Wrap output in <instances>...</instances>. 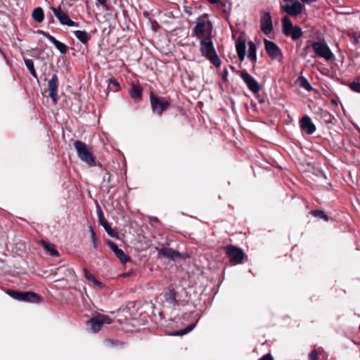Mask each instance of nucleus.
Returning <instances> with one entry per match:
<instances>
[{
	"instance_id": "1",
	"label": "nucleus",
	"mask_w": 360,
	"mask_h": 360,
	"mask_svg": "<svg viewBox=\"0 0 360 360\" xmlns=\"http://www.w3.org/2000/svg\"><path fill=\"white\" fill-rule=\"evenodd\" d=\"M200 51L202 56L206 58L216 67H219L221 60L214 49L211 36H207L200 40Z\"/></svg>"
},
{
	"instance_id": "2",
	"label": "nucleus",
	"mask_w": 360,
	"mask_h": 360,
	"mask_svg": "<svg viewBox=\"0 0 360 360\" xmlns=\"http://www.w3.org/2000/svg\"><path fill=\"white\" fill-rule=\"evenodd\" d=\"M74 147L77 151L79 159L90 167H93L96 164V157L91 151L89 146L82 141H75Z\"/></svg>"
},
{
	"instance_id": "3",
	"label": "nucleus",
	"mask_w": 360,
	"mask_h": 360,
	"mask_svg": "<svg viewBox=\"0 0 360 360\" xmlns=\"http://www.w3.org/2000/svg\"><path fill=\"white\" fill-rule=\"evenodd\" d=\"M281 26L283 34L290 37L294 41L299 39L303 34L302 29L297 25H293L288 15L283 17L281 19Z\"/></svg>"
},
{
	"instance_id": "4",
	"label": "nucleus",
	"mask_w": 360,
	"mask_h": 360,
	"mask_svg": "<svg viewBox=\"0 0 360 360\" xmlns=\"http://www.w3.org/2000/svg\"><path fill=\"white\" fill-rule=\"evenodd\" d=\"M281 8L288 15L296 17L303 12L304 6L298 0H283L281 4Z\"/></svg>"
},
{
	"instance_id": "5",
	"label": "nucleus",
	"mask_w": 360,
	"mask_h": 360,
	"mask_svg": "<svg viewBox=\"0 0 360 360\" xmlns=\"http://www.w3.org/2000/svg\"><path fill=\"white\" fill-rule=\"evenodd\" d=\"M312 49L314 53L319 58L326 60L332 59L334 56L329 46L324 43L316 41L312 44Z\"/></svg>"
},
{
	"instance_id": "6",
	"label": "nucleus",
	"mask_w": 360,
	"mask_h": 360,
	"mask_svg": "<svg viewBox=\"0 0 360 360\" xmlns=\"http://www.w3.org/2000/svg\"><path fill=\"white\" fill-rule=\"evenodd\" d=\"M226 253L229 257L230 262L234 264H241L245 257L243 250L233 245L227 246Z\"/></svg>"
},
{
	"instance_id": "7",
	"label": "nucleus",
	"mask_w": 360,
	"mask_h": 360,
	"mask_svg": "<svg viewBox=\"0 0 360 360\" xmlns=\"http://www.w3.org/2000/svg\"><path fill=\"white\" fill-rule=\"evenodd\" d=\"M112 322V319L108 316L104 314H98L89 321L91 326V330L93 333L98 332L103 325L110 324Z\"/></svg>"
},
{
	"instance_id": "8",
	"label": "nucleus",
	"mask_w": 360,
	"mask_h": 360,
	"mask_svg": "<svg viewBox=\"0 0 360 360\" xmlns=\"http://www.w3.org/2000/svg\"><path fill=\"white\" fill-rule=\"evenodd\" d=\"M150 104L153 111L161 115L169 105V102L165 99H160L153 93L150 95Z\"/></svg>"
},
{
	"instance_id": "9",
	"label": "nucleus",
	"mask_w": 360,
	"mask_h": 360,
	"mask_svg": "<svg viewBox=\"0 0 360 360\" xmlns=\"http://www.w3.org/2000/svg\"><path fill=\"white\" fill-rule=\"evenodd\" d=\"M265 49L269 56L272 60H281L283 57L279 47L273 41L264 39Z\"/></svg>"
},
{
	"instance_id": "10",
	"label": "nucleus",
	"mask_w": 360,
	"mask_h": 360,
	"mask_svg": "<svg viewBox=\"0 0 360 360\" xmlns=\"http://www.w3.org/2000/svg\"><path fill=\"white\" fill-rule=\"evenodd\" d=\"M240 77L246 84L248 88L254 94L258 93L260 90V86L256 79L245 70L240 73Z\"/></svg>"
},
{
	"instance_id": "11",
	"label": "nucleus",
	"mask_w": 360,
	"mask_h": 360,
	"mask_svg": "<svg viewBox=\"0 0 360 360\" xmlns=\"http://www.w3.org/2000/svg\"><path fill=\"white\" fill-rule=\"evenodd\" d=\"M260 27L262 32L268 35L273 31V22L272 17L269 12H264L262 13L260 20Z\"/></svg>"
},
{
	"instance_id": "12",
	"label": "nucleus",
	"mask_w": 360,
	"mask_h": 360,
	"mask_svg": "<svg viewBox=\"0 0 360 360\" xmlns=\"http://www.w3.org/2000/svg\"><path fill=\"white\" fill-rule=\"evenodd\" d=\"M51 11L61 25H67L68 27L76 26L75 22L70 19L68 14L65 13L60 6L57 8L53 7L51 8Z\"/></svg>"
},
{
	"instance_id": "13",
	"label": "nucleus",
	"mask_w": 360,
	"mask_h": 360,
	"mask_svg": "<svg viewBox=\"0 0 360 360\" xmlns=\"http://www.w3.org/2000/svg\"><path fill=\"white\" fill-rule=\"evenodd\" d=\"M106 243L122 263L126 264L129 261V257L127 256L122 250L118 248L117 245L115 243L108 240Z\"/></svg>"
},
{
	"instance_id": "14",
	"label": "nucleus",
	"mask_w": 360,
	"mask_h": 360,
	"mask_svg": "<svg viewBox=\"0 0 360 360\" xmlns=\"http://www.w3.org/2000/svg\"><path fill=\"white\" fill-rule=\"evenodd\" d=\"M98 221L100 224L103 227L105 231L107 232V233L113 238H118V233L117 232L111 228L110 225L109 224L107 219L105 218L101 208L99 207V212H98Z\"/></svg>"
},
{
	"instance_id": "15",
	"label": "nucleus",
	"mask_w": 360,
	"mask_h": 360,
	"mask_svg": "<svg viewBox=\"0 0 360 360\" xmlns=\"http://www.w3.org/2000/svg\"><path fill=\"white\" fill-rule=\"evenodd\" d=\"M58 76L56 74L53 75L51 79L48 82V87L49 90V96L53 101L56 103L58 99Z\"/></svg>"
},
{
	"instance_id": "16",
	"label": "nucleus",
	"mask_w": 360,
	"mask_h": 360,
	"mask_svg": "<svg viewBox=\"0 0 360 360\" xmlns=\"http://www.w3.org/2000/svg\"><path fill=\"white\" fill-rule=\"evenodd\" d=\"M300 124L302 129L307 134H312L316 131V126L311 122V118L307 115H305L302 118Z\"/></svg>"
},
{
	"instance_id": "17",
	"label": "nucleus",
	"mask_w": 360,
	"mask_h": 360,
	"mask_svg": "<svg viewBox=\"0 0 360 360\" xmlns=\"http://www.w3.org/2000/svg\"><path fill=\"white\" fill-rule=\"evenodd\" d=\"M42 36L46 37L50 42L54 44L56 48L62 54H65L67 52V46L65 44L59 41L55 37L49 34V33L45 32L44 31H40L39 32Z\"/></svg>"
},
{
	"instance_id": "18",
	"label": "nucleus",
	"mask_w": 360,
	"mask_h": 360,
	"mask_svg": "<svg viewBox=\"0 0 360 360\" xmlns=\"http://www.w3.org/2000/svg\"><path fill=\"white\" fill-rule=\"evenodd\" d=\"M193 32L194 35L199 40L205 39L207 36H211L210 33L205 32V22L202 20L196 23Z\"/></svg>"
},
{
	"instance_id": "19",
	"label": "nucleus",
	"mask_w": 360,
	"mask_h": 360,
	"mask_svg": "<svg viewBox=\"0 0 360 360\" xmlns=\"http://www.w3.org/2000/svg\"><path fill=\"white\" fill-rule=\"evenodd\" d=\"M236 49L240 60H243L245 56L246 44L243 38H238L236 43Z\"/></svg>"
},
{
	"instance_id": "20",
	"label": "nucleus",
	"mask_w": 360,
	"mask_h": 360,
	"mask_svg": "<svg viewBox=\"0 0 360 360\" xmlns=\"http://www.w3.org/2000/svg\"><path fill=\"white\" fill-rule=\"evenodd\" d=\"M22 301L30 302H40V297L35 292H22Z\"/></svg>"
},
{
	"instance_id": "21",
	"label": "nucleus",
	"mask_w": 360,
	"mask_h": 360,
	"mask_svg": "<svg viewBox=\"0 0 360 360\" xmlns=\"http://www.w3.org/2000/svg\"><path fill=\"white\" fill-rule=\"evenodd\" d=\"M159 253L169 259H174L179 255V253L177 251L169 248H163L160 249Z\"/></svg>"
},
{
	"instance_id": "22",
	"label": "nucleus",
	"mask_w": 360,
	"mask_h": 360,
	"mask_svg": "<svg viewBox=\"0 0 360 360\" xmlns=\"http://www.w3.org/2000/svg\"><path fill=\"white\" fill-rule=\"evenodd\" d=\"M129 94L132 98L141 99L142 95V89L141 86L132 84Z\"/></svg>"
},
{
	"instance_id": "23",
	"label": "nucleus",
	"mask_w": 360,
	"mask_h": 360,
	"mask_svg": "<svg viewBox=\"0 0 360 360\" xmlns=\"http://www.w3.org/2000/svg\"><path fill=\"white\" fill-rule=\"evenodd\" d=\"M32 18L37 22H41L44 18V11L41 7H37L32 12Z\"/></svg>"
},
{
	"instance_id": "24",
	"label": "nucleus",
	"mask_w": 360,
	"mask_h": 360,
	"mask_svg": "<svg viewBox=\"0 0 360 360\" xmlns=\"http://www.w3.org/2000/svg\"><path fill=\"white\" fill-rule=\"evenodd\" d=\"M249 48H248V58L252 62H255L257 60V49L256 46L254 44L253 42H249L248 43Z\"/></svg>"
},
{
	"instance_id": "25",
	"label": "nucleus",
	"mask_w": 360,
	"mask_h": 360,
	"mask_svg": "<svg viewBox=\"0 0 360 360\" xmlns=\"http://www.w3.org/2000/svg\"><path fill=\"white\" fill-rule=\"evenodd\" d=\"M83 271H84L85 278L88 281H91L94 284L95 286H97L98 288L103 287V284L100 281H98L96 278V277L94 275H92L86 269H84Z\"/></svg>"
},
{
	"instance_id": "26",
	"label": "nucleus",
	"mask_w": 360,
	"mask_h": 360,
	"mask_svg": "<svg viewBox=\"0 0 360 360\" xmlns=\"http://www.w3.org/2000/svg\"><path fill=\"white\" fill-rule=\"evenodd\" d=\"M75 37L83 44H86L89 40V37L86 31L77 30L75 32Z\"/></svg>"
},
{
	"instance_id": "27",
	"label": "nucleus",
	"mask_w": 360,
	"mask_h": 360,
	"mask_svg": "<svg viewBox=\"0 0 360 360\" xmlns=\"http://www.w3.org/2000/svg\"><path fill=\"white\" fill-rule=\"evenodd\" d=\"M24 62H25V64L26 67L30 70L31 75L34 77L37 78V72L35 71L33 61L32 60H30V59H24Z\"/></svg>"
},
{
	"instance_id": "28",
	"label": "nucleus",
	"mask_w": 360,
	"mask_h": 360,
	"mask_svg": "<svg viewBox=\"0 0 360 360\" xmlns=\"http://www.w3.org/2000/svg\"><path fill=\"white\" fill-rule=\"evenodd\" d=\"M298 80L300 86L304 88V89L307 91H311L313 89L309 82H308V80L305 77H299Z\"/></svg>"
},
{
	"instance_id": "29",
	"label": "nucleus",
	"mask_w": 360,
	"mask_h": 360,
	"mask_svg": "<svg viewBox=\"0 0 360 360\" xmlns=\"http://www.w3.org/2000/svg\"><path fill=\"white\" fill-rule=\"evenodd\" d=\"M165 297H166L167 302H168L169 303L172 304L173 305L177 304V302H176V297H175V293L173 291L169 290V292H167L165 294Z\"/></svg>"
},
{
	"instance_id": "30",
	"label": "nucleus",
	"mask_w": 360,
	"mask_h": 360,
	"mask_svg": "<svg viewBox=\"0 0 360 360\" xmlns=\"http://www.w3.org/2000/svg\"><path fill=\"white\" fill-rule=\"evenodd\" d=\"M43 244H44V249H46L50 253L51 255H53V256L58 255V252L55 249V248H53V246H51V245H49V243H47L46 242H43Z\"/></svg>"
},
{
	"instance_id": "31",
	"label": "nucleus",
	"mask_w": 360,
	"mask_h": 360,
	"mask_svg": "<svg viewBox=\"0 0 360 360\" xmlns=\"http://www.w3.org/2000/svg\"><path fill=\"white\" fill-rule=\"evenodd\" d=\"M195 326H196V323H193V324H191V325L188 326L184 330L177 331L175 335H183L187 334L189 332H191L195 327Z\"/></svg>"
},
{
	"instance_id": "32",
	"label": "nucleus",
	"mask_w": 360,
	"mask_h": 360,
	"mask_svg": "<svg viewBox=\"0 0 360 360\" xmlns=\"http://www.w3.org/2000/svg\"><path fill=\"white\" fill-rule=\"evenodd\" d=\"M348 86L353 91L360 93V82L359 80L349 83Z\"/></svg>"
},
{
	"instance_id": "33",
	"label": "nucleus",
	"mask_w": 360,
	"mask_h": 360,
	"mask_svg": "<svg viewBox=\"0 0 360 360\" xmlns=\"http://www.w3.org/2000/svg\"><path fill=\"white\" fill-rule=\"evenodd\" d=\"M89 231H90L91 239V242L93 243L94 248V249H97L98 241H97V238L96 236V233L91 226H89Z\"/></svg>"
},
{
	"instance_id": "34",
	"label": "nucleus",
	"mask_w": 360,
	"mask_h": 360,
	"mask_svg": "<svg viewBox=\"0 0 360 360\" xmlns=\"http://www.w3.org/2000/svg\"><path fill=\"white\" fill-rule=\"evenodd\" d=\"M311 213L315 217H320L326 221H328V217L322 210H314Z\"/></svg>"
},
{
	"instance_id": "35",
	"label": "nucleus",
	"mask_w": 360,
	"mask_h": 360,
	"mask_svg": "<svg viewBox=\"0 0 360 360\" xmlns=\"http://www.w3.org/2000/svg\"><path fill=\"white\" fill-rule=\"evenodd\" d=\"M7 293L12 297L13 299L22 301V292L14 291V290H8Z\"/></svg>"
},
{
	"instance_id": "36",
	"label": "nucleus",
	"mask_w": 360,
	"mask_h": 360,
	"mask_svg": "<svg viewBox=\"0 0 360 360\" xmlns=\"http://www.w3.org/2000/svg\"><path fill=\"white\" fill-rule=\"evenodd\" d=\"M108 84H112L115 87V91H118L119 88H120V84L118 83V82L114 79H110L109 81H108Z\"/></svg>"
},
{
	"instance_id": "37",
	"label": "nucleus",
	"mask_w": 360,
	"mask_h": 360,
	"mask_svg": "<svg viewBox=\"0 0 360 360\" xmlns=\"http://www.w3.org/2000/svg\"><path fill=\"white\" fill-rule=\"evenodd\" d=\"M309 360H318L317 352L316 350H312L309 355Z\"/></svg>"
},
{
	"instance_id": "38",
	"label": "nucleus",
	"mask_w": 360,
	"mask_h": 360,
	"mask_svg": "<svg viewBox=\"0 0 360 360\" xmlns=\"http://www.w3.org/2000/svg\"><path fill=\"white\" fill-rule=\"evenodd\" d=\"M259 360H274L271 354H266L264 355Z\"/></svg>"
},
{
	"instance_id": "39",
	"label": "nucleus",
	"mask_w": 360,
	"mask_h": 360,
	"mask_svg": "<svg viewBox=\"0 0 360 360\" xmlns=\"http://www.w3.org/2000/svg\"><path fill=\"white\" fill-rule=\"evenodd\" d=\"M101 5L105 6L107 4V0H96Z\"/></svg>"
},
{
	"instance_id": "40",
	"label": "nucleus",
	"mask_w": 360,
	"mask_h": 360,
	"mask_svg": "<svg viewBox=\"0 0 360 360\" xmlns=\"http://www.w3.org/2000/svg\"><path fill=\"white\" fill-rule=\"evenodd\" d=\"M317 0H301V1H302L303 3H307V4H310L312 2H315Z\"/></svg>"
},
{
	"instance_id": "41",
	"label": "nucleus",
	"mask_w": 360,
	"mask_h": 360,
	"mask_svg": "<svg viewBox=\"0 0 360 360\" xmlns=\"http://www.w3.org/2000/svg\"><path fill=\"white\" fill-rule=\"evenodd\" d=\"M150 219L152 221H154V222H158L159 221L156 217H150Z\"/></svg>"
},
{
	"instance_id": "42",
	"label": "nucleus",
	"mask_w": 360,
	"mask_h": 360,
	"mask_svg": "<svg viewBox=\"0 0 360 360\" xmlns=\"http://www.w3.org/2000/svg\"><path fill=\"white\" fill-rule=\"evenodd\" d=\"M207 1H208L210 3L213 4H217V3H219V2L220 1V0H207Z\"/></svg>"
},
{
	"instance_id": "43",
	"label": "nucleus",
	"mask_w": 360,
	"mask_h": 360,
	"mask_svg": "<svg viewBox=\"0 0 360 360\" xmlns=\"http://www.w3.org/2000/svg\"><path fill=\"white\" fill-rule=\"evenodd\" d=\"M226 77H227V71L225 70L224 73L223 75V79L226 80Z\"/></svg>"
},
{
	"instance_id": "44",
	"label": "nucleus",
	"mask_w": 360,
	"mask_h": 360,
	"mask_svg": "<svg viewBox=\"0 0 360 360\" xmlns=\"http://www.w3.org/2000/svg\"><path fill=\"white\" fill-rule=\"evenodd\" d=\"M354 44H357L359 43V39L356 37H354Z\"/></svg>"
}]
</instances>
